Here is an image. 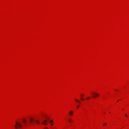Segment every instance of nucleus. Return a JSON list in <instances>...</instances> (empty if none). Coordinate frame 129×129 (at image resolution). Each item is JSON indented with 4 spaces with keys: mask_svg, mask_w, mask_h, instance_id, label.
Returning <instances> with one entry per match:
<instances>
[{
    "mask_svg": "<svg viewBox=\"0 0 129 129\" xmlns=\"http://www.w3.org/2000/svg\"><path fill=\"white\" fill-rule=\"evenodd\" d=\"M53 121V120H50V123H51Z\"/></svg>",
    "mask_w": 129,
    "mask_h": 129,
    "instance_id": "nucleus-10",
    "label": "nucleus"
},
{
    "mask_svg": "<svg viewBox=\"0 0 129 129\" xmlns=\"http://www.w3.org/2000/svg\"><path fill=\"white\" fill-rule=\"evenodd\" d=\"M73 112L71 111H70L69 112V114L70 116L72 115H73Z\"/></svg>",
    "mask_w": 129,
    "mask_h": 129,
    "instance_id": "nucleus-6",
    "label": "nucleus"
},
{
    "mask_svg": "<svg viewBox=\"0 0 129 129\" xmlns=\"http://www.w3.org/2000/svg\"><path fill=\"white\" fill-rule=\"evenodd\" d=\"M68 120L70 122H72V120L71 119H70V118L68 119Z\"/></svg>",
    "mask_w": 129,
    "mask_h": 129,
    "instance_id": "nucleus-8",
    "label": "nucleus"
},
{
    "mask_svg": "<svg viewBox=\"0 0 129 129\" xmlns=\"http://www.w3.org/2000/svg\"><path fill=\"white\" fill-rule=\"evenodd\" d=\"M106 125H107V123L106 122H105L104 123L103 125L104 126H105Z\"/></svg>",
    "mask_w": 129,
    "mask_h": 129,
    "instance_id": "nucleus-11",
    "label": "nucleus"
},
{
    "mask_svg": "<svg viewBox=\"0 0 129 129\" xmlns=\"http://www.w3.org/2000/svg\"><path fill=\"white\" fill-rule=\"evenodd\" d=\"M81 99L82 100H83V99L82 98H81Z\"/></svg>",
    "mask_w": 129,
    "mask_h": 129,
    "instance_id": "nucleus-18",
    "label": "nucleus"
},
{
    "mask_svg": "<svg viewBox=\"0 0 129 129\" xmlns=\"http://www.w3.org/2000/svg\"><path fill=\"white\" fill-rule=\"evenodd\" d=\"M93 94L94 95L93 96V97L94 98L98 97L99 96V94L96 93L94 92L93 93Z\"/></svg>",
    "mask_w": 129,
    "mask_h": 129,
    "instance_id": "nucleus-3",
    "label": "nucleus"
},
{
    "mask_svg": "<svg viewBox=\"0 0 129 129\" xmlns=\"http://www.w3.org/2000/svg\"><path fill=\"white\" fill-rule=\"evenodd\" d=\"M81 96H83V95L82 94H81Z\"/></svg>",
    "mask_w": 129,
    "mask_h": 129,
    "instance_id": "nucleus-15",
    "label": "nucleus"
},
{
    "mask_svg": "<svg viewBox=\"0 0 129 129\" xmlns=\"http://www.w3.org/2000/svg\"><path fill=\"white\" fill-rule=\"evenodd\" d=\"M44 129H49V128H47V127H45L44 128Z\"/></svg>",
    "mask_w": 129,
    "mask_h": 129,
    "instance_id": "nucleus-13",
    "label": "nucleus"
},
{
    "mask_svg": "<svg viewBox=\"0 0 129 129\" xmlns=\"http://www.w3.org/2000/svg\"><path fill=\"white\" fill-rule=\"evenodd\" d=\"M51 125H53V124L52 123H51Z\"/></svg>",
    "mask_w": 129,
    "mask_h": 129,
    "instance_id": "nucleus-17",
    "label": "nucleus"
},
{
    "mask_svg": "<svg viewBox=\"0 0 129 129\" xmlns=\"http://www.w3.org/2000/svg\"><path fill=\"white\" fill-rule=\"evenodd\" d=\"M29 120L30 123H32L34 121V119L32 118H29Z\"/></svg>",
    "mask_w": 129,
    "mask_h": 129,
    "instance_id": "nucleus-5",
    "label": "nucleus"
},
{
    "mask_svg": "<svg viewBox=\"0 0 129 129\" xmlns=\"http://www.w3.org/2000/svg\"><path fill=\"white\" fill-rule=\"evenodd\" d=\"M90 97H88L87 98H86V99H87V100H88V99H90Z\"/></svg>",
    "mask_w": 129,
    "mask_h": 129,
    "instance_id": "nucleus-12",
    "label": "nucleus"
},
{
    "mask_svg": "<svg viewBox=\"0 0 129 129\" xmlns=\"http://www.w3.org/2000/svg\"><path fill=\"white\" fill-rule=\"evenodd\" d=\"M75 100L77 102H79V101L76 99H75Z\"/></svg>",
    "mask_w": 129,
    "mask_h": 129,
    "instance_id": "nucleus-9",
    "label": "nucleus"
},
{
    "mask_svg": "<svg viewBox=\"0 0 129 129\" xmlns=\"http://www.w3.org/2000/svg\"><path fill=\"white\" fill-rule=\"evenodd\" d=\"M79 107V106H77V108H78Z\"/></svg>",
    "mask_w": 129,
    "mask_h": 129,
    "instance_id": "nucleus-16",
    "label": "nucleus"
},
{
    "mask_svg": "<svg viewBox=\"0 0 129 129\" xmlns=\"http://www.w3.org/2000/svg\"><path fill=\"white\" fill-rule=\"evenodd\" d=\"M125 115V116L126 117H127V115L126 114Z\"/></svg>",
    "mask_w": 129,
    "mask_h": 129,
    "instance_id": "nucleus-14",
    "label": "nucleus"
},
{
    "mask_svg": "<svg viewBox=\"0 0 129 129\" xmlns=\"http://www.w3.org/2000/svg\"><path fill=\"white\" fill-rule=\"evenodd\" d=\"M35 121L36 123L37 124H39L40 123V122L39 120H37Z\"/></svg>",
    "mask_w": 129,
    "mask_h": 129,
    "instance_id": "nucleus-7",
    "label": "nucleus"
},
{
    "mask_svg": "<svg viewBox=\"0 0 129 129\" xmlns=\"http://www.w3.org/2000/svg\"><path fill=\"white\" fill-rule=\"evenodd\" d=\"M119 100H118L117 101V102H119Z\"/></svg>",
    "mask_w": 129,
    "mask_h": 129,
    "instance_id": "nucleus-19",
    "label": "nucleus"
},
{
    "mask_svg": "<svg viewBox=\"0 0 129 129\" xmlns=\"http://www.w3.org/2000/svg\"><path fill=\"white\" fill-rule=\"evenodd\" d=\"M47 123V120H45L43 121V122H42V124L44 125H46Z\"/></svg>",
    "mask_w": 129,
    "mask_h": 129,
    "instance_id": "nucleus-2",
    "label": "nucleus"
},
{
    "mask_svg": "<svg viewBox=\"0 0 129 129\" xmlns=\"http://www.w3.org/2000/svg\"><path fill=\"white\" fill-rule=\"evenodd\" d=\"M25 124V125H27L26 123V119H24L22 121Z\"/></svg>",
    "mask_w": 129,
    "mask_h": 129,
    "instance_id": "nucleus-4",
    "label": "nucleus"
},
{
    "mask_svg": "<svg viewBox=\"0 0 129 129\" xmlns=\"http://www.w3.org/2000/svg\"><path fill=\"white\" fill-rule=\"evenodd\" d=\"M16 124L15 126V127L16 128H21L23 126V125L17 121H16Z\"/></svg>",
    "mask_w": 129,
    "mask_h": 129,
    "instance_id": "nucleus-1",
    "label": "nucleus"
},
{
    "mask_svg": "<svg viewBox=\"0 0 129 129\" xmlns=\"http://www.w3.org/2000/svg\"><path fill=\"white\" fill-rule=\"evenodd\" d=\"M29 125H30V123H29Z\"/></svg>",
    "mask_w": 129,
    "mask_h": 129,
    "instance_id": "nucleus-21",
    "label": "nucleus"
},
{
    "mask_svg": "<svg viewBox=\"0 0 129 129\" xmlns=\"http://www.w3.org/2000/svg\"><path fill=\"white\" fill-rule=\"evenodd\" d=\"M116 90V91H117V90Z\"/></svg>",
    "mask_w": 129,
    "mask_h": 129,
    "instance_id": "nucleus-20",
    "label": "nucleus"
}]
</instances>
